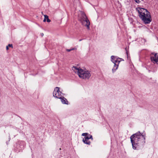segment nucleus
Returning <instances> with one entry per match:
<instances>
[{
	"label": "nucleus",
	"mask_w": 158,
	"mask_h": 158,
	"mask_svg": "<svg viewBox=\"0 0 158 158\" xmlns=\"http://www.w3.org/2000/svg\"><path fill=\"white\" fill-rule=\"evenodd\" d=\"M53 94L54 97L59 98H61L63 94L60 91L59 88L56 87L53 91Z\"/></svg>",
	"instance_id": "6"
},
{
	"label": "nucleus",
	"mask_w": 158,
	"mask_h": 158,
	"mask_svg": "<svg viewBox=\"0 0 158 158\" xmlns=\"http://www.w3.org/2000/svg\"><path fill=\"white\" fill-rule=\"evenodd\" d=\"M59 99H61V101L63 104H68V102L67 100L64 97L62 96L61 98H59Z\"/></svg>",
	"instance_id": "9"
},
{
	"label": "nucleus",
	"mask_w": 158,
	"mask_h": 158,
	"mask_svg": "<svg viewBox=\"0 0 158 158\" xmlns=\"http://www.w3.org/2000/svg\"><path fill=\"white\" fill-rule=\"evenodd\" d=\"M77 50V48H71V49H66V50L68 52H69L70 51H71L72 50Z\"/></svg>",
	"instance_id": "11"
},
{
	"label": "nucleus",
	"mask_w": 158,
	"mask_h": 158,
	"mask_svg": "<svg viewBox=\"0 0 158 158\" xmlns=\"http://www.w3.org/2000/svg\"><path fill=\"white\" fill-rule=\"evenodd\" d=\"M8 46L9 47H11L12 48H13V46H12V44H8Z\"/></svg>",
	"instance_id": "14"
},
{
	"label": "nucleus",
	"mask_w": 158,
	"mask_h": 158,
	"mask_svg": "<svg viewBox=\"0 0 158 158\" xmlns=\"http://www.w3.org/2000/svg\"><path fill=\"white\" fill-rule=\"evenodd\" d=\"M72 69L77 74L79 77L83 79H89L91 76L89 71L84 70L76 66H73Z\"/></svg>",
	"instance_id": "3"
},
{
	"label": "nucleus",
	"mask_w": 158,
	"mask_h": 158,
	"mask_svg": "<svg viewBox=\"0 0 158 158\" xmlns=\"http://www.w3.org/2000/svg\"><path fill=\"white\" fill-rule=\"evenodd\" d=\"M46 18H45V17H44V19L43 20V21L44 22H45L46 21Z\"/></svg>",
	"instance_id": "15"
},
{
	"label": "nucleus",
	"mask_w": 158,
	"mask_h": 158,
	"mask_svg": "<svg viewBox=\"0 0 158 158\" xmlns=\"http://www.w3.org/2000/svg\"><path fill=\"white\" fill-rule=\"evenodd\" d=\"M111 61L114 63V65L113 68L112 69V71L114 73L118 69V64L121 61V59L118 58L114 56H112L111 57Z\"/></svg>",
	"instance_id": "5"
},
{
	"label": "nucleus",
	"mask_w": 158,
	"mask_h": 158,
	"mask_svg": "<svg viewBox=\"0 0 158 158\" xmlns=\"http://www.w3.org/2000/svg\"><path fill=\"white\" fill-rule=\"evenodd\" d=\"M43 35H44V34H43V33H42V36H43Z\"/></svg>",
	"instance_id": "17"
},
{
	"label": "nucleus",
	"mask_w": 158,
	"mask_h": 158,
	"mask_svg": "<svg viewBox=\"0 0 158 158\" xmlns=\"http://www.w3.org/2000/svg\"><path fill=\"white\" fill-rule=\"evenodd\" d=\"M79 20L83 25L86 27L88 29H89L90 22L84 12H80L79 15Z\"/></svg>",
	"instance_id": "4"
},
{
	"label": "nucleus",
	"mask_w": 158,
	"mask_h": 158,
	"mask_svg": "<svg viewBox=\"0 0 158 158\" xmlns=\"http://www.w3.org/2000/svg\"><path fill=\"white\" fill-rule=\"evenodd\" d=\"M130 139L133 148L134 149L144 144L145 142L144 136L139 132L131 136Z\"/></svg>",
	"instance_id": "1"
},
{
	"label": "nucleus",
	"mask_w": 158,
	"mask_h": 158,
	"mask_svg": "<svg viewBox=\"0 0 158 158\" xmlns=\"http://www.w3.org/2000/svg\"><path fill=\"white\" fill-rule=\"evenodd\" d=\"M139 16L145 23H149L152 20L150 13L146 9L138 7L136 9Z\"/></svg>",
	"instance_id": "2"
},
{
	"label": "nucleus",
	"mask_w": 158,
	"mask_h": 158,
	"mask_svg": "<svg viewBox=\"0 0 158 158\" xmlns=\"http://www.w3.org/2000/svg\"><path fill=\"white\" fill-rule=\"evenodd\" d=\"M81 40H79V41H81Z\"/></svg>",
	"instance_id": "18"
},
{
	"label": "nucleus",
	"mask_w": 158,
	"mask_h": 158,
	"mask_svg": "<svg viewBox=\"0 0 158 158\" xmlns=\"http://www.w3.org/2000/svg\"><path fill=\"white\" fill-rule=\"evenodd\" d=\"M135 2L137 3H139L142 0H135Z\"/></svg>",
	"instance_id": "13"
},
{
	"label": "nucleus",
	"mask_w": 158,
	"mask_h": 158,
	"mask_svg": "<svg viewBox=\"0 0 158 158\" xmlns=\"http://www.w3.org/2000/svg\"><path fill=\"white\" fill-rule=\"evenodd\" d=\"M44 15V17H45V18H46L47 21V22H50L51 21L50 20L48 19V15Z\"/></svg>",
	"instance_id": "10"
},
{
	"label": "nucleus",
	"mask_w": 158,
	"mask_h": 158,
	"mask_svg": "<svg viewBox=\"0 0 158 158\" xmlns=\"http://www.w3.org/2000/svg\"><path fill=\"white\" fill-rule=\"evenodd\" d=\"M9 47L8 46H7L6 47V50H8V49H9Z\"/></svg>",
	"instance_id": "16"
},
{
	"label": "nucleus",
	"mask_w": 158,
	"mask_h": 158,
	"mask_svg": "<svg viewBox=\"0 0 158 158\" xmlns=\"http://www.w3.org/2000/svg\"><path fill=\"white\" fill-rule=\"evenodd\" d=\"M89 139H91L92 140H93L92 135H89L88 136L85 137L83 139V141L85 143L89 145L91 142L89 140Z\"/></svg>",
	"instance_id": "8"
},
{
	"label": "nucleus",
	"mask_w": 158,
	"mask_h": 158,
	"mask_svg": "<svg viewBox=\"0 0 158 158\" xmlns=\"http://www.w3.org/2000/svg\"><path fill=\"white\" fill-rule=\"evenodd\" d=\"M89 135H89L88 133H83L82 134V135L83 136H85V137H86L87 136H88Z\"/></svg>",
	"instance_id": "12"
},
{
	"label": "nucleus",
	"mask_w": 158,
	"mask_h": 158,
	"mask_svg": "<svg viewBox=\"0 0 158 158\" xmlns=\"http://www.w3.org/2000/svg\"><path fill=\"white\" fill-rule=\"evenodd\" d=\"M151 59L153 62H158V55L157 53H152L151 54Z\"/></svg>",
	"instance_id": "7"
}]
</instances>
